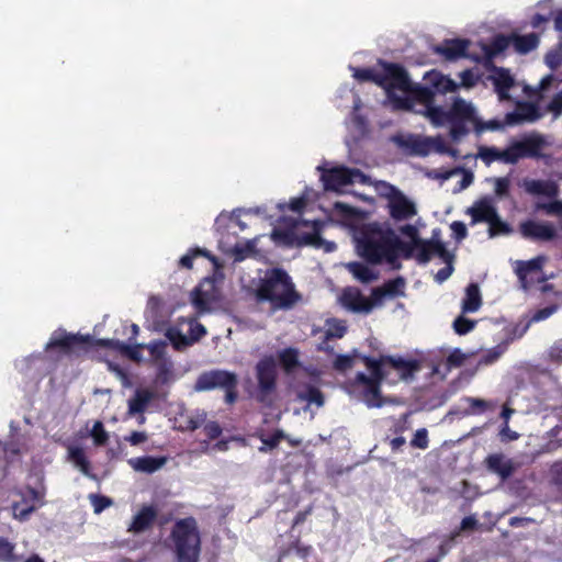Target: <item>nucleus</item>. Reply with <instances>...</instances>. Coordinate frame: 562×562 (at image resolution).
<instances>
[{
    "label": "nucleus",
    "instance_id": "ddd939ff",
    "mask_svg": "<svg viewBox=\"0 0 562 562\" xmlns=\"http://www.w3.org/2000/svg\"><path fill=\"white\" fill-rule=\"evenodd\" d=\"M379 363V368L381 371H386L385 368L389 367L395 370L400 378L403 380H408L414 376V374L420 370V363L416 359H404L402 357H393V356H380V358L375 359Z\"/></svg>",
    "mask_w": 562,
    "mask_h": 562
},
{
    "label": "nucleus",
    "instance_id": "603ef678",
    "mask_svg": "<svg viewBox=\"0 0 562 562\" xmlns=\"http://www.w3.org/2000/svg\"><path fill=\"white\" fill-rule=\"evenodd\" d=\"M199 256L209 257V251L206 249L201 248L190 249L186 255H183L180 258L179 267L184 269H192L193 260Z\"/></svg>",
    "mask_w": 562,
    "mask_h": 562
},
{
    "label": "nucleus",
    "instance_id": "6e6d98bb",
    "mask_svg": "<svg viewBox=\"0 0 562 562\" xmlns=\"http://www.w3.org/2000/svg\"><path fill=\"white\" fill-rule=\"evenodd\" d=\"M313 228L314 231L312 233H307L302 235L301 243L304 245H312L319 247L323 243V238L319 234L321 225L318 222H313Z\"/></svg>",
    "mask_w": 562,
    "mask_h": 562
},
{
    "label": "nucleus",
    "instance_id": "7ed1b4c3",
    "mask_svg": "<svg viewBox=\"0 0 562 562\" xmlns=\"http://www.w3.org/2000/svg\"><path fill=\"white\" fill-rule=\"evenodd\" d=\"M378 66L381 67L379 87L385 91L393 106L397 110H411V100L396 94V91L405 92L411 87L407 69L398 63L384 59H378Z\"/></svg>",
    "mask_w": 562,
    "mask_h": 562
},
{
    "label": "nucleus",
    "instance_id": "1a4fd4ad",
    "mask_svg": "<svg viewBox=\"0 0 562 562\" xmlns=\"http://www.w3.org/2000/svg\"><path fill=\"white\" fill-rule=\"evenodd\" d=\"M322 171L321 180L326 191H339L342 187L355 182L364 183L366 175L359 169H352L345 166L333 167L329 169L318 167Z\"/></svg>",
    "mask_w": 562,
    "mask_h": 562
},
{
    "label": "nucleus",
    "instance_id": "0e129e2a",
    "mask_svg": "<svg viewBox=\"0 0 562 562\" xmlns=\"http://www.w3.org/2000/svg\"><path fill=\"white\" fill-rule=\"evenodd\" d=\"M206 335V328L198 322H192L189 328V340L191 345L198 342L201 338Z\"/></svg>",
    "mask_w": 562,
    "mask_h": 562
},
{
    "label": "nucleus",
    "instance_id": "2eb2a0df",
    "mask_svg": "<svg viewBox=\"0 0 562 562\" xmlns=\"http://www.w3.org/2000/svg\"><path fill=\"white\" fill-rule=\"evenodd\" d=\"M392 193L389 195V212L395 221H404L416 214L415 204L409 201L400 190L392 187Z\"/></svg>",
    "mask_w": 562,
    "mask_h": 562
},
{
    "label": "nucleus",
    "instance_id": "f8f14e48",
    "mask_svg": "<svg viewBox=\"0 0 562 562\" xmlns=\"http://www.w3.org/2000/svg\"><path fill=\"white\" fill-rule=\"evenodd\" d=\"M440 229H434L430 239L415 240L416 255L415 259L418 263H428L434 256H438L445 262H450L453 256L447 250L445 244L439 239Z\"/></svg>",
    "mask_w": 562,
    "mask_h": 562
},
{
    "label": "nucleus",
    "instance_id": "cd10ccee",
    "mask_svg": "<svg viewBox=\"0 0 562 562\" xmlns=\"http://www.w3.org/2000/svg\"><path fill=\"white\" fill-rule=\"evenodd\" d=\"M405 282L402 277L386 281L382 286L373 288L371 291L372 297L375 300L376 305L381 304L385 296H397Z\"/></svg>",
    "mask_w": 562,
    "mask_h": 562
},
{
    "label": "nucleus",
    "instance_id": "ea45409f",
    "mask_svg": "<svg viewBox=\"0 0 562 562\" xmlns=\"http://www.w3.org/2000/svg\"><path fill=\"white\" fill-rule=\"evenodd\" d=\"M165 336L171 342L172 347L178 351L191 346L189 336L182 334L178 327L171 326L167 328Z\"/></svg>",
    "mask_w": 562,
    "mask_h": 562
},
{
    "label": "nucleus",
    "instance_id": "412c9836",
    "mask_svg": "<svg viewBox=\"0 0 562 562\" xmlns=\"http://www.w3.org/2000/svg\"><path fill=\"white\" fill-rule=\"evenodd\" d=\"M467 213L471 216V224L488 223L498 212L491 200L483 198L468 209Z\"/></svg>",
    "mask_w": 562,
    "mask_h": 562
},
{
    "label": "nucleus",
    "instance_id": "a878e982",
    "mask_svg": "<svg viewBox=\"0 0 562 562\" xmlns=\"http://www.w3.org/2000/svg\"><path fill=\"white\" fill-rule=\"evenodd\" d=\"M404 93L407 94L406 98L411 100L412 104L413 102H417L427 108L435 102L434 89H431L427 83L423 86L419 83H414L411 80V87Z\"/></svg>",
    "mask_w": 562,
    "mask_h": 562
},
{
    "label": "nucleus",
    "instance_id": "b1692460",
    "mask_svg": "<svg viewBox=\"0 0 562 562\" xmlns=\"http://www.w3.org/2000/svg\"><path fill=\"white\" fill-rule=\"evenodd\" d=\"M100 345L108 349L117 351L121 355L136 362L142 360L140 351L143 348H145L144 344L128 345L117 339H102L100 341Z\"/></svg>",
    "mask_w": 562,
    "mask_h": 562
},
{
    "label": "nucleus",
    "instance_id": "393cba45",
    "mask_svg": "<svg viewBox=\"0 0 562 562\" xmlns=\"http://www.w3.org/2000/svg\"><path fill=\"white\" fill-rule=\"evenodd\" d=\"M167 462L166 457L144 456L132 458L128 464L137 472L151 474L161 469Z\"/></svg>",
    "mask_w": 562,
    "mask_h": 562
},
{
    "label": "nucleus",
    "instance_id": "052dcab7",
    "mask_svg": "<svg viewBox=\"0 0 562 562\" xmlns=\"http://www.w3.org/2000/svg\"><path fill=\"white\" fill-rule=\"evenodd\" d=\"M510 180L508 177H498L494 179V192L498 198L509 195Z\"/></svg>",
    "mask_w": 562,
    "mask_h": 562
},
{
    "label": "nucleus",
    "instance_id": "58836bf2",
    "mask_svg": "<svg viewBox=\"0 0 562 562\" xmlns=\"http://www.w3.org/2000/svg\"><path fill=\"white\" fill-rule=\"evenodd\" d=\"M512 44L510 35H496L490 44L483 46V52L488 53L490 57H496L506 50Z\"/></svg>",
    "mask_w": 562,
    "mask_h": 562
},
{
    "label": "nucleus",
    "instance_id": "a19ab883",
    "mask_svg": "<svg viewBox=\"0 0 562 562\" xmlns=\"http://www.w3.org/2000/svg\"><path fill=\"white\" fill-rule=\"evenodd\" d=\"M426 115L436 126H442L448 123V110L436 105L435 102L426 108Z\"/></svg>",
    "mask_w": 562,
    "mask_h": 562
},
{
    "label": "nucleus",
    "instance_id": "338daca9",
    "mask_svg": "<svg viewBox=\"0 0 562 562\" xmlns=\"http://www.w3.org/2000/svg\"><path fill=\"white\" fill-rule=\"evenodd\" d=\"M203 431L209 440H215L222 435L223 430L217 422L211 420L204 425Z\"/></svg>",
    "mask_w": 562,
    "mask_h": 562
},
{
    "label": "nucleus",
    "instance_id": "20e7f679",
    "mask_svg": "<svg viewBox=\"0 0 562 562\" xmlns=\"http://www.w3.org/2000/svg\"><path fill=\"white\" fill-rule=\"evenodd\" d=\"M170 537L175 544L178 562H199L201 538L194 517L177 520Z\"/></svg>",
    "mask_w": 562,
    "mask_h": 562
},
{
    "label": "nucleus",
    "instance_id": "864d4df0",
    "mask_svg": "<svg viewBox=\"0 0 562 562\" xmlns=\"http://www.w3.org/2000/svg\"><path fill=\"white\" fill-rule=\"evenodd\" d=\"M476 325V321H472V319H469L464 316H458L454 321H453V329L454 331L462 336V335H467L468 333H470L471 330L474 329Z\"/></svg>",
    "mask_w": 562,
    "mask_h": 562
},
{
    "label": "nucleus",
    "instance_id": "8fccbe9b",
    "mask_svg": "<svg viewBox=\"0 0 562 562\" xmlns=\"http://www.w3.org/2000/svg\"><path fill=\"white\" fill-rule=\"evenodd\" d=\"M434 144L435 139L432 138H417L411 142L409 147L413 150V153L419 156H426L429 154L431 147H434Z\"/></svg>",
    "mask_w": 562,
    "mask_h": 562
},
{
    "label": "nucleus",
    "instance_id": "680f3d73",
    "mask_svg": "<svg viewBox=\"0 0 562 562\" xmlns=\"http://www.w3.org/2000/svg\"><path fill=\"white\" fill-rule=\"evenodd\" d=\"M538 211H543L548 215H562V201L554 200L547 203H538Z\"/></svg>",
    "mask_w": 562,
    "mask_h": 562
},
{
    "label": "nucleus",
    "instance_id": "e2e57ef3",
    "mask_svg": "<svg viewBox=\"0 0 562 562\" xmlns=\"http://www.w3.org/2000/svg\"><path fill=\"white\" fill-rule=\"evenodd\" d=\"M503 353V349L496 346L487 350L479 360V366H490L496 362Z\"/></svg>",
    "mask_w": 562,
    "mask_h": 562
},
{
    "label": "nucleus",
    "instance_id": "f3484780",
    "mask_svg": "<svg viewBox=\"0 0 562 562\" xmlns=\"http://www.w3.org/2000/svg\"><path fill=\"white\" fill-rule=\"evenodd\" d=\"M544 261L543 256H538L528 261H517L515 271L525 290L529 289L533 282V274H539L542 271Z\"/></svg>",
    "mask_w": 562,
    "mask_h": 562
},
{
    "label": "nucleus",
    "instance_id": "0eeeda50",
    "mask_svg": "<svg viewBox=\"0 0 562 562\" xmlns=\"http://www.w3.org/2000/svg\"><path fill=\"white\" fill-rule=\"evenodd\" d=\"M237 375L234 372L220 369L201 373L195 382V390L198 391L224 390L227 404H234L237 401Z\"/></svg>",
    "mask_w": 562,
    "mask_h": 562
},
{
    "label": "nucleus",
    "instance_id": "4468645a",
    "mask_svg": "<svg viewBox=\"0 0 562 562\" xmlns=\"http://www.w3.org/2000/svg\"><path fill=\"white\" fill-rule=\"evenodd\" d=\"M341 304L349 311L355 313H370L376 306L375 300L371 296L366 297L358 288L344 289L340 296Z\"/></svg>",
    "mask_w": 562,
    "mask_h": 562
},
{
    "label": "nucleus",
    "instance_id": "c9c22d12",
    "mask_svg": "<svg viewBox=\"0 0 562 562\" xmlns=\"http://www.w3.org/2000/svg\"><path fill=\"white\" fill-rule=\"evenodd\" d=\"M507 147L503 150L497 149L496 147L488 146H480L477 151V157L486 165L490 166L492 162L499 160L505 164H509V157Z\"/></svg>",
    "mask_w": 562,
    "mask_h": 562
},
{
    "label": "nucleus",
    "instance_id": "c756f323",
    "mask_svg": "<svg viewBox=\"0 0 562 562\" xmlns=\"http://www.w3.org/2000/svg\"><path fill=\"white\" fill-rule=\"evenodd\" d=\"M482 306V296L476 283H470L465 288V295L462 300V313H475Z\"/></svg>",
    "mask_w": 562,
    "mask_h": 562
},
{
    "label": "nucleus",
    "instance_id": "39448f33",
    "mask_svg": "<svg viewBox=\"0 0 562 562\" xmlns=\"http://www.w3.org/2000/svg\"><path fill=\"white\" fill-rule=\"evenodd\" d=\"M361 361L370 371V375H367L363 372H358L350 381V386L355 391L361 392L362 400L368 407H381V384L386 378L387 371H381L378 361H375V358L373 357L363 356L361 357Z\"/></svg>",
    "mask_w": 562,
    "mask_h": 562
},
{
    "label": "nucleus",
    "instance_id": "72a5a7b5",
    "mask_svg": "<svg viewBox=\"0 0 562 562\" xmlns=\"http://www.w3.org/2000/svg\"><path fill=\"white\" fill-rule=\"evenodd\" d=\"M510 40L515 50L520 54H527L536 49L539 45V36L536 33L526 35L512 34Z\"/></svg>",
    "mask_w": 562,
    "mask_h": 562
},
{
    "label": "nucleus",
    "instance_id": "aec40b11",
    "mask_svg": "<svg viewBox=\"0 0 562 562\" xmlns=\"http://www.w3.org/2000/svg\"><path fill=\"white\" fill-rule=\"evenodd\" d=\"M487 79L492 81L495 92L499 100L509 99V90L514 87L515 80L509 69L495 68V74H491Z\"/></svg>",
    "mask_w": 562,
    "mask_h": 562
},
{
    "label": "nucleus",
    "instance_id": "774afa93",
    "mask_svg": "<svg viewBox=\"0 0 562 562\" xmlns=\"http://www.w3.org/2000/svg\"><path fill=\"white\" fill-rule=\"evenodd\" d=\"M465 361V355L460 349L452 350L447 357V367L458 368L461 367Z\"/></svg>",
    "mask_w": 562,
    "mask_h": 562
},
{
    "label": "nucleus",
    "instance_id": "f03ea898",
    "mask_svg": "<svg viewBox=\"0 0 562 562\" xmlns=\"http://www.w3.org/2000/svg\"><path fill=\"white\" fill-rule=\"evenodd\" d=\"M394 235L395 232L390 227L383 228L376 223L364 225L357 237V251L369 263L385 261L394 266Z\"/></svg>",
    "mask_w": 562,
    "mask_h": 562
},
{
    "label": "nucleus",
    "instance_id": "09e8293b",
    "mask_svg": "<svg viewBox=\"0 0 562 562\" xmlns=\"http://www.w3.org/2000/svg\"><path fill=\"white\" fill-rule=\"evenodd\" d=\"M36 510L35 504L25 505L22 502H14L12 504V513L15 519L24 521L29 519L30 515Z\"/></svg>",
    "mask_w": 562,
    "mask_h": 562
},
{
    "label": "nucleus",
    "instance_id": "5701e85b",
    "mask_svg": "<svg viewBox=\"0 0 562 562\" xmlns=\"http://www.w3.org/2000/svg\"><path fill=\"white\" fill-rule=\"evenodd\" d=\"M425 81L431 89H434V93H447V92H456L459 89V85L453 81L448 76L442 75L440 71L430 70L426 72L424 76Z\"/></svg>",
    "mask_w": 562,
    "mask_h": 562
},
{
    "label": "nucleus",
    "instance_id": "9b49d317",
    "mask_svg": "<svg viewBox=\"0 0 562 562\" xmlns=\"http://www.w3.org/2000/svg\"><path fill=\"white\" fill-rule=\"evenodd\" d=\"M256 378L258 382L257 401L267 403L268 397L277 389V366L271 356H266L257 362Z\"/></svg>",
    "mask_w": 562,
    "mask_h": 562
},
{
    "label": "nucleus",
    "instance_id": "c85d7f7f",
    "mask_svg": "<svg viewBox=\"0 0 562 562\" xmlns=\"http://www.w3.org/2000/svg\"><path fill=\"white\" fill-rule=\"evenodd\" d=\"M154 392L147 389H137L134 396L128 400V414L136 415L143 414L148 404L154 400Z\"/></svg>",
    "mask_w": 562,
    "mask_h": 562
},
{
    "label": "nucleus",
    "instance_id": "37998d69",
    "mask_svg": "<svg viewBox=\"0 0 562 562\" xmlns=\"http://www.w3.org/2000/svg\"><path fill=\"white\" fill-rule=\"evenodd\" d=\"M328 328L325 331L326 340L340 339L347 333V326L344 321L330 318L327 321Z\"/></svg>",
    "mask_w": 562,
    "mask_h": 562
},
{
    "label": "nucleus",
    "instance_id": "4be33fe9",
    "mask_svg": "<svg viewBox=\"0 0 562 562\" xmlns=\"http://www.w3.org/2000/svg\"><path fill=\"white\" fill-rule=\"evenodd\" d=\"M157 518V509L153 505H143L133 517L128 531L140 533L149 529Z\"/></svg>",
    "mask_w": 562,
    "mask_h": 562
},
{
    "label": "nucleus",
    "instance_id": "7c9ffc66",
    "mask_svg": "<svg viewBox=\"0 0 562 562\" xmlns=\"http://www.w3.org/2000/svg\"><path fill=\"white\" fill-rule=\"evenodd\" d=\"M67 459L72 462L86 476L91 479L95 477V475L91 473V463L81 447L69 446Z\"/></svg>",
    "mask_w": 562,
    "mask_h": 562
},
{
    "label": "nucleus",
    "instance_id": "3c124183",
    "mask_svg": "<svg viewBox=\"0 0 562 562\" xmlns=\"http://www.w3.org/2000/svg\"><path fill=\"white\" fill-rule=\"evenodd\" d=\"M260 441L266 445L270 450L276 449L281 440L288 439L286 435L281 429H276L271 436H265L263 434L257 435Z\"/></svg>",
    "mask_w": 562,
    "mask_h": 562
},
{
    "label": "nucleus",
    "instance_id": "f257e3e1",
    "mask_svg": "<svg viewBox=\"0 0 562 562\" xmlns=\"http://www.w3.org/2000/svg\"><path fill=\"white\" fill-rule=\"evenodd\" d=\"M259 303H270L272 311H289L302 301L291 276L283 268L267 269L255 290Z\"/></svg>",
    "mask_w": 562,
    "mask_h": 562
},
{
    "label": "nucleus",
    "instance_id": "6ab92c4d",
    "mask_svg": "<svg viewBox=\"0 0 562 562\" xmlns=\"http://www.w3.org/2000/svg\"><path fill=\"white\" fill-rule=\"evenodd\" d=\"M524 190L531 195H543L549 199H555L559 195V184L553 180L524 179Z\"/></svg>",
    "mask_w": 562,
    "mask_h": 562
},
{
    "label": "nucleus",
    "instance_id": "69168bd1",
    "mask_svg": "<svg viewBox=\"0 0 562 562\" xmlns=\"http://www.w3.org/2000/svg\"><path fill=\"white\" fill-rule=\"evenodd\" d=\"M90 499L95 514L101 513L112 505V499L103 495L91 494Z\"/></svg>",
    "mask_w": 562,
    "mask_h": 562
},
{
    "label": "nucleus",
    "instance_id": "c03bdc74",
    "mask_svg": "<svg viewBox=\"0 0 562 562\" xmlns=\"http://www.w3.org/2000/svg\"><path fill=\"white\" fill-rule=\"evenodd\" d=\"M363 355H360L357 350H353L351 355H338L334 360V368L338 371H346L353 367L355 359L361 360Z\"/></svg>",
    "mask_w": 562,
    "mask_h": 562
},
{
    "label": "nucleus",
    "instance_id": "49530a36",
    "mask_svg": "<svg viewBox=\"0 0 562 562\" xmlns=\"http://www.w3.org/2000/svg\"><path fill=\"white\" fill-rule=\"evenodd\" d=\"M380 71L372 68H355L353 77L360 82H373L379 86Z\"/></svg>",
    "mask_w": 562,
    "mask_h": 562
},
{
    "label": "nucleus",
    "instance_id": "13d9d810",
    "mask_svg": "<svg viewBox=\"0 0 562 562\" xmlns=\"http://www.w3.org/2000/svg\"><path fill=\"white\" fill-rule=\"evenodd\" d=\"M461 82L458 83L459 88L463 87L467 89L473 88L480 81V75L475 74L473 69H465L460 72Z\"/></svg>",
    "mask_w": 562,
    "mask_h": 562
},
{
    "label": "nucleus",
    "instance_id": "f704fd0d",
    "mask_svg": "<svg viewBox=\"0 0 562 562\" xmlns=\"http://www.w3.org/2000/svg\"><path fill=\"white\" fill-rule=\"evenodd\" d=\"M299 357V350L293 347L284 348L278 353L279 363L283 371L288 374L292 373L301 366Z\"/></svg>",
    "mask_w": 562,
    "mask_h": 562
},
{
    "label": "nucleus",
    "instance_id": "bb28decb",
    "mask_svg": "<svg viewBox=\"0 0 562 562\" xmlns=\"http://www.w3.org/2000/svg\"><path fill=\"white\" fill-rule=\"evenodd\" d=\"M540 117L539 106L532 102H519L516 111L508 115L514 122H536Z\"/></svg>",
    "mask_w": 562,
    "mask_h": 562
},
{
    "label": "nucleus",
    "instance_id": "4c0bfd02",
    "mask_svg": "<svg viewBox=\"0 0 562 562\" xmlns=\"http://www.w3.org/2000/svg\"><path fill=\"white\" fill-rule=\"evenodd\" d=\"M347 269L358 281L362 283H370L378 278L376 273H374L373 270L363 262H349L347 263Z\"/></svg>",
    "mask_w": 562,
    "mask_h": 562
},
{
    "label": "nucleus",
    "instance_id": "5fc2aeb1",
    "mask_svg": "<svg viewBox=\"0 0 562 562\" xmlns=\"http://www.w3.org/2000/svg\"><path fill=\"white\" fill-rule=\"evenodd\" d=\"M409 445L413 448L426 450L429 447L428 430L426 428L417 429L411 439Z\"/></svg>",
    "mask_w": 562,
    "mask_h": 562
},
{
    "label": "nucleus",
    "instance_id": "a18cd8bd",
    "mask_svg": "<svg viewBox=\"0 0 562 562\" xmlns=\"http://www.w3.org/2000/svg\"><path fill=\"white\" fill-rule=\"evenodd\" d=\"M18 494L22 498L21 502L26 506L35 504V506L37 507L43 497V494L41 492H38L35 487L30 485H27L23 491H20Z\"/></svg>",
    "mask_w": 562,
    "mask_h": 562
},
{
    "label": "nucleus",
    "instance_id": "e433bc0d",
    "mask_svg": "<svg viewBox=\"0 0 562 562\" xmlns=\"http://www.w3.org/2000/svg\"><path fill=\"white\" fill-rule=\"evenodd\" d=\"M296 397L301 402H306L308 405L314 404L317 407H322L325 403L322 391L311 384H306L302 390L297 391Z\"/></svg>",
    "mask_w": 562,
    "mask_h": 562
},
{
    "label": "nucleus",
    "instance_id": "dca6fc26",
    "mask_svg": "<svg viewBox=\"0 0 562 562\" xmlns=\"http://www.w3.org/2000/svg\"><path fill=\"white\" fill-rule=\"evenodd\" d=\"M520 234L535 241H551L558 237L554 226L550 223H540L532 220L522 222L519 225Z\"/></svg>",
    "mask_w": 562,
    "mask_h": 562
},
{
    "label": "nucleus",
    "instance_id": "de8ad7c7",
    "mask_svg": "<svg viewBox=\"0 0 562 562\" xmlns=\"http://www.w3.org/2000/svg\"><path fill=\"white\" fill-rule=\"evenodd\" d=\"M90 436L93 439L95 446H104L109 440V434L104 428L101 420H97L90 431Z\"/></svg>",
    "mask_w": 562,
    "mask_h": 562
},
{
    "label": "nucleus",
    "instance_id": "79ce46f5",
    "mask_svg": "<svg viewBox=\"0 0 562 562\" xmlns=\"http://www.w3.org/2000/svg\"><path fill=\"white\" fill-rule=\"evenodd\" d=\"M488 236L494 238L499 235H509L513 232L512 226L503 221L498 213L487 223Z\"/></svg>",
    "mask_w": 562,
    "mask_h": 562
},
{
    "label": "nucleus",
    "instance_id": "423d86ee",
    "mask_svg": "<svg viewBox=\"0 0 562 562\" xmlns=\"http://www.w3.org/2000/svg\"><path fill=\"white\" fill-rule=\"evenodd\" d=\"M449 135L458 142L470 132L469 124L475 128L476 113L474 106L461 97H456L448 110Z\"/></svg>",
    "mask_w": 562,
    "mask_h": 562
},
{
    "label": "nucleus",
    "instance_id": "2f4dec72",
    "mask_svg": "<svg viewBox=\"0 0 562 562\" xmlns=\"http://www.w3.org/2000/svg\"><path fill=\"white\" fill-rule=\"evenodd\" d=\"M485 462L488 470L497 473L504 480L509 477L514 472V465L512 461L504 460L502 454H490Z\"/></svg>",
    "mask_w": 562,
    "mask_h": 562
},
{
    "label": "nucleus",
    "instance_id": "473e14b6",
    "mask_svg": "<svg viewBox=\"0 0 562 562\" xmlns=\"http://www.w3.org/2000/svg\"><path fill=\"white\" fill-rule=\"evenodd\" d=\"M393 252H394V266L393 268H401V263L398 262V258L403 257L404 259H411L415 258L416 255V245L414 243H408L402 240L396 234L393 238V246H392Z\"/></svg>",
    "mask_w": 562,
    "mask_h": 562
},
{
    "label": "nucleus",
    "instance_id": "4d7b16f0",
    "mask_svg": "<svg viewBox=\"0 0 562 562\" xmlns=\"http://www.w3.org/2000/svg\"><path fill=\"white\" fill-rule=\"evenodd\" d=\"M14 544L8 539L0 537V562L14 561Z\"/></svg>",
    "mask_w": 562,
    "mask_h": 562
},
{
    "label": "nucleus",
    "instance_id": "9d476101",
    "mask_svg": "<svg viewBox=\"0 0 562 562\" xmlns=\"http://www.w3.org/2000/svg\"><path fill=\"white\" fill-rule=\"evenodd\" d=\"M546 146L544 136L538 133L527 135L520 140H514L507 146L509 164L515 165L524 158L540 159Z\"/></svg>",
    "mask_w": 562,
    "mask_h": 562
},
{
    "label": "nucleus",
    "instance_id": "a211bd4d",
    "mask_svg": "<svg viewBox=\"0 0 562 562\" xmlns=\"http://www.w3.org/2000/svg\"><path fill=\"white\" fill-rule=\"evenodd\" d=\"M470 41L467 38L445 40L440 45L435 47V52L443 56L448 60H457L467 57V50Z\"/></svg>",
    "mask_w": 562,
    "mask_h": 562
},
{
    "label": "nucleus",
    "instance_id": "6e6552de",
    "mask_svg": "<svg viewBox=\"0 0 562 562\" xmlns=\"http://www.w3.org/2000/svg\"><path fill=\"white\" fill-rule=\"evenodd\" d=\"M89 342V336H81L79 334L67 333L65 329H58L53 333L48 342L45 346V352L55 353L58 359L63 356L79 355L85 350L86 345Z\"/></svg>",
    "mask_w": 562,
    "mask_h": 562
},
{
    "label": "nucleus",
    "instance_id": "bf43d9fd",
    "mask_svg": "<svg viewBox=\"0 0 562 562\" xmlns=\"http://www.w3.org/2000/svg\"><path fill=\"white\" fill-rule=\"evenodd\" d=\"M166 342L162 340H154L150 341L148 345H145V348L148 349L150 356L155 360H160L165 358L166 355Z\"/></svg>",
    "mask_w": 562,
    "mask_h": 562
}]
</instances>
